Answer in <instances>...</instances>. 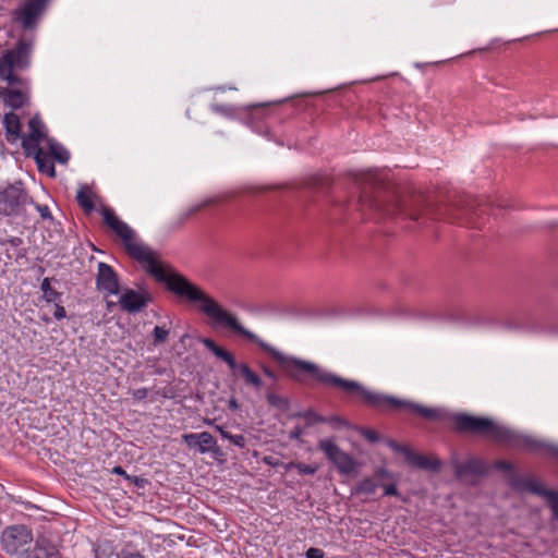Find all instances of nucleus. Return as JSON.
<instances>
[{
    "mask_svg": "<svg viewBox=\"0 0 558 558\" xmlns=\"http://www.w3.org/2000/svg\"><path fill=\"white\" fill-rule=\"evenodd\" d=\"M128 481L134 484L137 488H145L147 485L150 484L147 478L136 475H130V477H128Z\"/></svg>",
    "mask_w": 558,
    "mask_h": 558,
    "instance_id": "nucleus-34",
    "label": "nucleus"
},
{
    "mask_svg": "<svg viewBox=\"0 0 558 558\" xmlns=\"http://www.w3.org/2000/svg\"><path fill=\"white\" fill-rule=\"evenodd\" d=\"M37 211L39 213L40 217L43 220H52V215L50 213V209L47 205H40V204H36L35 205Z\"/></svg>",
    "mask_w": 558,
    "mask_h": 558,
    "instance_id": "nucleus-36",
    "label": "nucleus"
},
{
    "mask_svg": "<svg viewBox=\"0 0 558 558\" xmlns=\"http://www.w3.org/2000/svg\"><path fill=\"white\" fill-rule=\"evenodd\" d=\"M213 203L211 199H206L205 202H203L202 204L199 205H196V206H193L192 208L189 209L187 211V216H192V215H195L197 214L198 211H201L203 208L209 206L210 204Z\"/></svg>",
    "mask_w": 558,
    "mask_h": 558,
    "instance_id": "nucleus-39",
    "label": "nucleus"
},
{
    "mask_svg": "<svg viewBox=\"0 0 558 558\" xmlns=\"http://www.w3.org/2000/svg\"><path fill=\"white\" fill-rule=\"evenodd\" d=\"M494 469L509 473L508 484L510 485V480L513 475H517L514 473V466L510 461L506 460H497L493 464Z\"/></svg>",
    "mask_w": 558,
    "mask_h": 558,
    "instance_id": "nucleus-31",
    "label": "nucleus"
},
{
    "mask_svg": "<svg viewBox=\"0 0 558 558\" xmlns=\"http://www.w3.org/2000/svg\"><path fill=\"white\" fill-rule=\"evenodd\" d=\"M223 439H228L239 448H245L247 444L246 438L243 435H232L230 433L229 435H223Z\"/></svg>",
    "mask_w": 558,
    "mask_h": 558,
    "instance_id": "nucleus-32",
    "label": "nucleus"
},
{
    "mask_svg": "<svg viewBox=\"0 0 558 558\" xmlns=\"http://www.w3.org/2000/svg\"><path fill=\"white\" fill-rule=\"evenodd\" d=\"M452 465L454 475L459 480H464L469 476H483L487 473L486 463L478 458H470L464 462L454 460Z\"/></svg>",
    "mask_w": 558,
    "mask_h": 558,
    "instance_id": "nucleus-16",
    "label": "nucleus"
},
{
    "mask_svg": "<svg viewBox=\"0 0 558 558\" xmlns=\"http://www.w3.org/2000/svg\"><path fill=\"white\" fill-rule=\"evenodd\" d=\"M266 400L269 405L281 411H287L290 407V401L287 397L275 393L270 388L267 389Z\"/></svg>",
    "mask_w": 558,
    "mask_h": 558,
    "instance_id": "nucleus-25",
    "label": "nucleus"
},
{
    "mask_svg": "<svg viewBox=\"0 0 558 558\" xmlns=\"http://www.w3.org/2000/svg\"><path fill=\"white\" fill-rule=\"evenodd\" d=\"M203 344L214 355H216L229 366L233 377L242 378L246 386L252 387L255 390L262 389L263 380L260 376L255 371H253L247 363H238L234 355L230 351L218 345L216 341L210 338H205L203 340Z\"/></svg>",
    "mask_w": 558,
    "mask_h": 558,
    "instance_id": "nucleus-5",
    "label": "nucleus"
},
{
    "mask_svg": "<svg viewBox=\"0 0 558 558\" xmlns=\"http://www.w3.org/2000/svg\"><path fill=\"white\" fill-rule=\"evenodd\" d=\"M35 161L39 172L47 174L50 178L56 177L54 162L50 158V155L44 148L33 149Z\"/></svg>",
    "mask_w": 558,
    "mask_h": 558,
    "instance_id": "nucleus-20",
    "label": "nucleus"
},
{
    "mask_svg": "<svg viewBox=\"0 0 558 558\" xmlns=\"http://www.w3.org/2000/svg\"><path fill=\"white\" fill-rule=\"evenodd\" d=\"M215 429L221 435V437L223 438V435H229L230 433L228 430L225 429L223 426L221 425H215Z\"/></svg>",
    "mask_w": 558,
    "mask_h": 558,
    "instance_id": "nucleus-48",
    "label": "nucleus"
},
{
    "mask_svg": "<svg viewBox=\"0 0 558 558\" xmlns=\"http://www.w3.org/2000/svg\"><path fill=\"white\" fill-rule=\"evenodd\" d=\"M342 420L339 416H332L330 418H327V423H340Z\"/></svg>",
    "mask_w": 558,
    "mask_h": 558,
    "instance_id": "nucleus-49",
    "label": "nucleus"
},
{
    "mask_svg": "<svg viewBox=\"0 0 558 558\" xmlns=\"http://www.w3.org/2000/svg\"><path fill=\"white\" fill-rule=\"evenodd\" d=\"M259 107H263V105H253L252 108H259Z\"/></svg>",
    "mask_w": 558,
    "mask_h": 558,
    "instance_id": "nucleus-54",
    "label": "nucleus"
},
{
    "mask_svg": "<svg viewBox=\"0 0 558 558\" xmlns=\"http://www.w3.org/2000/svg\"><path fill=\"white\" fill-rule=\"evenodd\" d=\"M308 186L317 191H327L331 186V180L328 175L316 174L308 180Z\"/></svg>",
    "mask_w": 558,
    "mask_h": 558,
    "instance_id": "nucleus-28",
    "label": "nucleus"
},
{
    "mask_svg": "<svg viewBox=\"0 0 558 558\" xmlns=\"http://www.w3.org/2000/svg\"><path fill=\"white\" fill-rule=\"evenodd\" d=\"M386 480L379 482V486L384 488L385 496H399L397 486L395 483H386Z\"/></svg>",
    "mask_w": 558,
    "mask_h": 558,
    "instance_id": "nucleus-33",
    "label": "nucleus"
},
{
    "mask_svg": "<svg viewBox=\"0 0 558 558\" xmlns=\"http://www.w3.org/2000/svg\"><path fill=\"white\" fill-rule=\"evenodd\" d=\"M3 125L8 142L14 143L20 138L23 140L24 136L22 135V123L20 117L16 113L13 111L5 113L3 117Z\"/></svg>",
    "mask_w": 558,
    "mask_h": 558,
    "instance_id": "nucleus-19",
    "label": "nucleus"
},
{
    "mask_svg": "<svg viewBox=\"0 0 558 558\" xmlns=\"http://www.w3.org/2000/svg\"><path fill=\"white\" fill-rule=\"evenodd\" d=\"M29 133L23 137L22 146L27 155H32L33 149L43 148L39 143L44 140L47 141L45 125L38 114H35L28 122Z\"/></svg>",
    "mask_w": 558,
    "mask_h": 558,
    "instance_id": "nucleus-15",
    "label": "nucleus"
},
{
    "mask_svg": "<svg viewBox=\"0 0 558 558\" xmlns=\"http://www.w3.org/2000/svg\"><path fill=\"white\" fill-rule=\"evenodd\" d=\"M391 478V474L386 469H378L375 471L373 477H366L356 485L354 488V494L368 497L375 494L380 481Z\"/></svg>",
    "mask_w": 558,
    "mask_h": 558,
    "instance_id": "nucleus-18",
    "label": "nucleus"
},
{
    "mask_svg": "<svg viewBox=\"0 0 558 558\" xmlns=\"http://www.w3.org/2000/svg\"><path fill=\"white\" fill-rule=\"evenodd\" d=\"M228 408L232 411H235L239 409V402L236 401V399L234 398H231L228 402Z\"/></svg>",
    "mask_w": 558,
    "mask_h": 558,
    "instance_id": "nucleus-47",
    "label": "nucleus"
},
{
    "mask_svg": "<svg viewBox=\"0 0 558 558\" xmlns=\"http://www.w3.org/2000/svg\"><path fill=\"white\" fill-rule=\"evenodd\" d=\"M117 558H145L142 554L138 551H132L128 549H122L117 554Z\"/></svg>",
    "mask_w": 558,
    "mask_h": 558,
    "instance_id": "nucleus-38",
    "label": "nucleus"
},
{
    "mask_svg": "<svg viewBox=\"0 0 558 558\" xmlns=\"http://www.w3.org/2000/svg\"><path fill=\"white\" fill-rule=\"evenodd\" d=\"M260 369L266 377H268L272 380L278 379L277 373L274 369H271L269 366H267L266 364H260Z\"/></svg>",
    "mask_w": 558,
    "mask_h": 558,
    "instance_id": "nucleus-42",
    "label": "nucleus"
},
{
    "mask_svg": "<svg viewBox=\"0 0 558 558\" xmlns=\"http://www.w3.org/2000/svg\"><path fill=\"white\" fill-rule=\"evenodd\" d=\"M40 289L43 291V298L47 303L60 301L62 296L61 292L51 287L50 278H44Z\"/></svg>",
    "mask_w": 558,
    "mask_h": 558,
    "instance_id": "nucleus-26",
    "label": "nucleus"
},
{
    "mask_svg": "<svg viewBox=\"0 0 558 558\" xmlns=\"http://www.w3.org/2000/svg\"><path fill=\"white\" fill-rule=\"evenodd\" d=\"M510 487L517 493H531L545 498L553 512V519L558 521V492L545 488L532 475H513L510 480Z\"/></svg>",
    "mask_w": 558,
    "mask_h": 558,
    "instance_id": "nucleus-6",
    "label": "nucleus"
},
{
    "mask_svg": "<svg viewBox=\"0 0 558 558\" xmlns=\"http://www.w3.org/2000/svg\"><path fill=\"white\" fill-rule=\"evenodd\" d=\"M306 558H324V551L319 548L311 547L305 553Z\"/></svg>",
    "mask_w": 558,
    "mask_h": 558,
    "instance_id": "nucleus-41",
    "label": "nucleus"
},
{
    "mask_svg": "<svg viewBox=\"0 0 558 558\" xmlns=\"http://www.w3.org/2000/svg\"><path fill=\"white\" fill-rule=\"evenodd\" d=\"M353 182L360 191L357 199L359 209L361 211H369L365 214L367 218H371L373 215L396 216L404 214L414 221L420 219V214L407 213L399 197L390 196V198L387 199L386 191L374 175L369 173L354 174Z\"/></svg>",
    "mask_w": 558,
    "mask_h": 558,
    "instance_id": "nucleus-2",
    "label": "nucleus"
},
{
    "mask_svg": "<svg viewBox=\"0 0 558 558\" xmlns=\"http://www.w3.org/2000/svg\"><path fill=\"white\" fill-rule=\"evenodd\" d=\"M264 461H265V463H267L268 465H275V463L272 462V458H271V457H265V458H264Z\"/></svg>",
    "mask_w": 558,
    "mask_h": 558,
    "instance_id": "nucleus-50",
    "label": "nucleus"
},
{
    "mask_svg": "<svg viewBox=\"0 0 558 558\" xmlns=\"http://www.w3.org/2000/svg\"><path fill=\"white\" fill-rule=\"evenodd\" d=\"M364 436L366 439H368L369 441H373V442L377 441L379 439L378 433L373 429H365Z\"/></svg>",
    "mask_w": 558,
    "mask_h": 558,
    "instance_id": "nucleus-43",
    "label": "nucleus"
},
{
    "mask_svg": "<svg viewBox=\"0 0 558 558\" xmlns=\"http://www.w3.org/2000/svg\"><path fill=\"white\" fill-rule=\"evenodd\" d=\"M48 150L47 154L50 155L52 161H57L61 165L68 163L70 159L69 151L59 143H57L53 138H47Z\"/></svg>",
    "mask_w": 558,
    "mask_h": 558,
    "instance_id": "nucleus-22",
    "label": "nucleus"
},
{
    "mask_svg": "<svg viewBox=\"0 0 558 558\" xmlns=\"http://www.w3.org/2000/svg\"><path fill=\"white\" fill-rule=\"evenodd\" d=\"M34 534L28 525H7L1 532V544L7 554L20 555L28 550Z\"/></svg>",
    "mask_w": 558,
    "mask_h": 558,
    "instance_id": "nucleus-8",
    "label": "nucleus"
},
{
    "mask_svg": "<svg viewBox=\"0 0 558 558\" xmlns=\"http://www.w3.org/2000/svg\"><path fill=\"white\" fill-rule=\"evenodd\" d=\"M303 434V430L300 426H295L291 432H290V438L291 439H300V437L302 436Z\"/></svg>",
    "mask_w": 558,
    "mask_h": 558,
    "instance_id": "nucleus-46",
    "label": "nucleus"
},
{
    "mask_svg": "<svg viewBox=\"0 0 558 558\" xmlns=\"http://www.w3.org/2000/svg\"><path fill=\"white\" fill-rule=\"evenodd\" d=\"M33 198L23 187V183L16 182L9 184L5 189L0 190V215L1 216H20L27 204H33Z\"/></svg>",
    "mask_w": 558,
    "mask_h": 558,
    "instance_id": "nucleus-7",
    "label": "nucleus"
},
{
    "mask_svg": "<svg viewBox=\"0 0 558 558\" xmlns=\"http://www.w3.org/2000/svg\"><path fill=\"white\" fill-rule=\"evenodd\" d=\"M151 300V295L147 291L140 292L133 289H125L120 296L119 304L124 312L138 313L143 311Z\"/></svg>",
    "mask_w": 558,
    "mask_h": 558,
    "instance_id": "nucleus-13",
    "label": "nucleus"
},
{
    "mask_svg": "<svg viewBox=\"0 0 558 558\" xmlns=\"http://www.w3.org/2000/svg\"><path fill=\"white\" fill-rule=\"evenodd\" d=\"M92 550L95 558H109L113 554L114 547L112 542L98 538L92 543Z\"/></svg>",
    "mask_w": 558,
    "mask_h": 558,
    "instance_id": "nucleus-23",
    "label": "nucleus"
},
{
    "mask_svg": "<svg viewBox=\"0 0 558 558\" xmlns=\"http://www.w3.org/2000/svg\"><path fill=\"white\" fill-rule=\"evenodd\" d=\"M148 395V389L147 388H140V389H136L134 392H133V397L136 399V400H143L147 397Z\"/></svg>",
    "mask_w": 558,
    "mask_h": 558,
    "instance_id": "nucleus-44",
    "label": "nucleus"
},
{
    "mask_svg": "<svg viewBox=\"0 0 558 558\" xmlns=\"http://www.w3.org/2000/svg\"><path fill=\"white\" fill-rule=\"evenodd\" d=\"M293 416L304 418L306 426H312V425L318 424V423H327V417L318 414L313 409H308L304 412L295 413Z\"/></svg>",
    "mask_w": 558,
    "mask_h": 558,
    "instance_id": "nucleus-27",
    "label": "nucleus"
},
{
    "mask_svg": "<svg viewBox=\"0 0 558 558\" xmlns=\"http://www.w3.org/2000/svg\"><path fill=\"white\" fill-rule=\"evenodd\" d=\"M49 0H25L12 11V21L22 25L23 29H32L44 14Z\"/></svg>",
    "mask_w": 558,
    "mask_h": 558,
    "instance_id": "nucleus-9",
    "label": "nucleus"
},
{
    "mask_svg": "<svg viewBox=\"0 0 558 558\" xmlns=\"http://www.w3.org/2000/svg\"><path fill=\"white\" fill-rule=\"evenodd\" d=\"M486 213V206H475L474 201L466 196H459L442 214H437V219H444L452 223H459L469 228H482V215Z\"/></svg>",
    "mask_w": 558,
    "mask_h": 558,
    "instance_id": "nucleus-4",
    "label": "nucleus"
},
{
    "mask_svg": "<svg viewBox=\"0 0 558 558\" xmlns=\"http://www.w3.org/2000/svg\"><path fill=\"white\" fill-rule=\"evenodd\" d=\"M54 303V312L53 316L56 319L61 320L66 317V311L64 306L61 304V300L53 302Z\"/></svg>",
    "mask_w": 558,
    "mask_h": 558,
    "instance_id": "nucleus-35",
    "label": "nucleus"
},
{
    "mask_svg": "<svg viewBox=\"0 0 558 558\" xmlns=\"http://www.w3.org/2000/svg\"><path fill=\"white\" fill-rule=\"evenodd\" d=\"M58 543V536L46 532L39 533L35 539L34 549L26 555V558H61Z\"/></svg>",
    "mask_w": 558,
    "mask_h": 558,
    "instance_id": "nucleus-12",
    "label": "nucleus"
},
{
    "mask_svg": "<svg viewBox=\"0 0 558 558\" xmlns=\"http://www.w3.org/2000/svg\"><path fill=\"white\" fill-rule=\"evenodd\" d=\"M216 111H223L221 106H215Z\"/></svg>",
    "mask_w": 558,
    "mask_h": 558,
    "instance_id": "nucleus-52",
    "label": "nucleus"
},
{
    "mask_svg": "<svg viewBox=\"0 0 558 558\" xmlns=\"http://www.w3.org/2000/svg\"><path fill=\"white\" fill-rule=\"evenodd\" d=\"M317 448L324 452L326 458L332 462L340 473L349 474L354 470L355 463L353 458L341 450L333 439H322L317 444Z\"/></svg>",
    "mask_w": 558,
    "mask_h": 558,
    "instance_id": "nucleus-10",
    "label": "nucleus"
},
{
    "mask_svg": "<svg viewBox=\"0 0 558 558\" xmlns=\"http://www.w3.org/2000/svg\"><path fill=\"white\" fill-rule=\"evenodd\" d=\"M296 469L301 475H314L318 471L317 464H305L302 462H290L286 465L287 470Z\"/></svg>",
    "mask_w": 558,
    "mask_h": 558,
    "instance_id": "nucleus-29",
    "label": "nucleus"
},
{
    "mask_svg": "<svg viewBox=\"0 0 558 558\" xmlns=\"http://www.w3.org/2000/svg\"><path fill=\"white\" fill-rule=\"evenodd\" d=\"M10 244L13 247H19L23 244V239L19 236H11L1 241V245Z\"/></svg>",
    "mask_w": 558,
    "mask_h": 558,
    "instance_id": "nucleus-40",
    "label": "nucleus"
},
{
    "mask_svg": "<svg viewBox=\"0 0 558 558\" xmlns=\"http://www.w3.org/2000/svg\"><path fill=\"white\" fill-rule=\"evenodd\" d=\"M113 305H114V303H113V302H108V303H107V307H108V310H111V307H112Z\"/></svg>",
    "mask_w": 558,
    "mask_h": 558,
    "instance_id": "nucleus-51",
    "label": "nucleus"
},
{
    "mask_svg": "<svg viewBox=\"0 0 558 558\" xmlns=\"http://www.w3.org/2000/svg\"><path fill=\"white\" fill-rule=\"evenodd\" d=\"M32 41L19 39L14 48L7 49L0 57V77L8 87L29 88L28 81L14 73V70H25L31 63Z\"/></svg>",
    "mask_w": 558,
    "mask_h": 558,
    "instance_id": "nucleus-3",
    "label": "nucleus"
},
{
    "mask_svg": "<svg viewBox=\"0 0 558 558\" xmlns=\"http://www.w3.org/2000/svg\"><path fill=\"white\" fill-rule=\"evenodd\" d=\"M96 287L99 291H105L109 295L120 292L119 276L112 266L102 262L98 264Z\"/></svg>",
    "mask_w": 558,
    "mask_h": 558,
    "instance_id": "nucleus-14",
    "label": "nucleus"
},
{
    "mask_svg": "<svg viewBox=\"0 0 558 558\" xmlns=\"http://www.w3.org/2000/svg\"><path fill=\"white\" fill-rule=\"evenodd\" d=\"M43 320L46 322V323H49L50 318L49 317H43Z\"/></svg>",
    "mask_w": 558,
    "mask_h": 558,
    "instance_id": "nucleus-53",
    "label": "nucleus"
},
{
    "mask_svg": "<svg viewBox=\"0 0 558 558\" xmlns=\"http://www.w3.org/2000/svg\"><path fill=\"white\" fill-rule=\"evenodd\" d=\"M159 282L165 283L169 291L186 299L191 303H202L201 311L203 313L215 320V323L229 328L235 335L258 345L260 350L277 363L286 377L300 385L307 387L322 385L327 388L339 389L349 396L359 397L364 405L377 411L407 410L428 421H448L451 423V429L456 433L487 437L497 444L513 449L539 451L558 461L557 446L544 444L532 437L521 435L508 427L498 425L488 417H477L468 413L449 414L441 409L427 408L418 403L374 392L364 388L360 383L344 379L313 362L281 353L244 328L235 316L223 310L213 298L189 281L183 275L173 271L171 268L167 269L160 262Z\"/></svg>",
    "mask_w": 558,
    "mask_h": 558,
    "instance_id": "nucleus-1",
    "label": "nucleus"
},
{
    "mask_svg": "<svg viewBox=\"0 0 558 558\" xmlns=\"http://www.w3.org/2000/svg\"><path fill=\"white\" fill-rule=\"evenodd\" d=\"M0 95L4 106L19 110L29 105V88L3 87Z\"/></svg>",
    "mask_w": 558,
    "mask_h": 558,
    "instance_id": "nucleus-17",
    "label": "nucleus"
},
{
    "mask_svg": "<svg viewBox=\"0 0 558 558\" xmlns=\"http://www.w3.org/2000/svg\"><path fill=\"white\" fill-rule=\"evenodd\" d=\"M111 473L123 476L124 480H126V481H128V477H130V475L125 472V470L121 465H116L111 470Z\"/></svg>",
    "mask_w": 558,
    "mask_h": 558,
    "instance_id": "nucleus-45",
    "label": "nucleus"
},
{
    "mask_svg": "<svg viewBox=\"0 0 558 558\" xmlns=\"http://www.w3.org/2000/svg\"><path fill=\"white\" fill-rule=\"evenodd\" d=\"M198 451L201 453L211 452L214 456H222L220 447L215 437L208 432L199 433Z\"/></svg>",
    "mask_w": 558,
    "mask_h": 558,
    "instance_id": "nucleus-21",
    "label": "nucleus"
},
{
    "mask_svg": "<svg viewBox=\"0 0 558 558\" xmlns=\"http://www.w3.org/2000/svg\"><path fill=\"white\" fill-rule=\"evenodd\" d=\"M184 442L189 446V447H195V446H198V441H199V434H194V433H191V434H184L182 436Z\"/></svg>",
    "mask_w": 558,
    "mask_h": 558,
    "instance_id": "nucleus-37",
    "label": "nucleus"
},
{
    "mask_svg": "<svg viewBox=\"0 0 558 558\" xmlns=\"http://www.w3.org/2000/svg\"><path fill=\"white\" fill-rule=\"evenodd\" d=\"M76 202L87 215H89L95 209L93 193L87 186H84L77 192Z\"/></svg>",
    "mask_w": 558,
    "mask_h": 558,
    "instance_id": "nucleus-24",
    "label": "nucleus"
},
{
    "mask_svg": "<svg viewBox=\"0 0 558 558\" xmlns=\"http://www.w3.org/2000/svg\"><path fill=\"white\" fill-rule=\"evenodd\" d=\"M170 335V330L166 327L156 326L151 332L153 336V344L159 345L161 343H165L168 340V337Z\"/></svg>",
    "mask_w": 558,
    "mask_h": 558,
    "instance_id": "nucleus-30",
    "label": "nucleus"
},
{
    "mask_svg": "<svg viewBox=\"0 0 558 558\" xmlns=\"http://www.w3.org/2000/svg\"><path fill=\"white\" fill-rule=\"evenodd\" d=\"M391 448L395 451L402 453L405 461L413 468L433 472H438L441 468L439 459L417 453L408 446L392 442Z\"/></svg>",
    "mask_w": 558,
    "mask_h": 558,
    "instance_id": "nucleus-11",
    "label": "nucleus"
}]
</instances>
